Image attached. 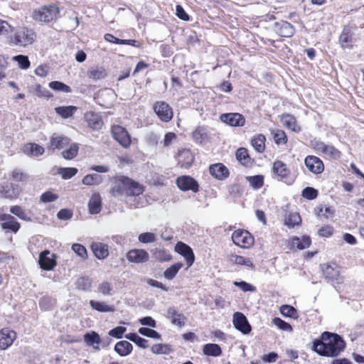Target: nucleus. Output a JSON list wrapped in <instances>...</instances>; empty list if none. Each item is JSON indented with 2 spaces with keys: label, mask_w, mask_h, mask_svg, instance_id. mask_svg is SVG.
<instances>
[{
  "label": "nucleus",
  "mask_w": 364,
  "mask_h": 364,
  "mask_svg": "<svg viewBox=\"0 0 364 364\" xmlns=\"http://www.w3.org/2000/svg\"><path fill=\"white\" fill-rule=\"evenodd\" d=\"M346 348V342L338 334L328 331L313 341L312 350L321 356L337 357Z\"/></svg>",
  "instance_id": "nucleus-1"
},
{
  "label": "nucleus",
  "mask_w": 364,
  "mask_h": 364,
  "mask_svg": "<svg viewBox=\"0 0 364 364\" xmlns=\"http://www.w3.org/2000/svg\"><path fill=\"white\" fill-rule=\"evenodd\" d=\"M110 192L114 197L122 195L137 196L143 193L144 187L127 176H119L116 178L115 183L112 187Z\"/></svg>",
  "instance_id": "nucleus-2"
},
{
  "label": "nucleus",
  "mask_w": 364,
  "mask_h": 364,
  "mask_svg": "<svg viewBox=\"0 0 364 364\" xmlns=\"http://www.w3.org/2000/svg\"><path fill=\"white\" fill-rule=\"evenodd\" d=\"M36 38V33L33 28L21 26L17 28L14 34L9 37V42L16 46L26 47L33 43Z\"/></svg>",
  "instance_id": "nucleus-3"
},
{
  "label": "nucleus",
  "mask_w": 364,
  "mask_h": 364,
  "mask_svg": "<svg viewBox=\"0 0 364 364\" xmlns=\"http://www.w3.org/2000/svg\"><path fill=\"white\" fill-rule=\"evenodd\" d=\"M60 16V9L55 4L43 5L33 12V18L39 23H48Z\"/></svg>",
  "instance_id": "nucleus-4"
},
{
  "label": "nucleus",
  "mask_w": 364,
  "mask_h": 364,
  "mask_svg": "<svg viewBox=\"0 0 364 364\" xmlns=\"http://www.w3.org/2000/svg\"><path fill=\"white\" fill-rule=\"evenodd\" d=\"M233 243L242 248H248L254 244L253 236L247 230H237L232 235Z\"/></svg>",
  "instance_id": "nucleus-5"
},
{
  "label": "nucleus",
  "mask_w": 364,
  "mask_h": 364,
  "mask_svg": "<svg viewBox=\"0 0 364 364\" xmlns=\"http://www.w3.org/2000/svg\"><path fill=\"white\" fill-rule=\"evenodd\" d=\"M153 109L159 119L164 122L171 121L173 116L172 107L164 101H156Z\"/></svg>",
  "instance_id": "nucleus-6"
},
{
  "label": "nucleus",
  "mask_w": 364,
  "mask_h": 364,
  "mask_svg": "<svg viewBox=\"0 0 364 364\" xmlns=\"http://www.w3.org/2000/svg\"><path fill=\"white\" fill-rule=\"evenodd\" d=\"M113 138L124 148H128L132 142L127 130L120 125H113L111 128Z\"/></svg>",
  "instance_id": "nucleus-7"
},
{
  "label": "nucleus",
  "mask_w": 364,
  "mask_h": 364,
  "mask_svg": "<svg viewBox=\"0 0 364 364\" xmlns=\"http://www.w3.org/2000/svg\"><path fill=\"white\" fill-rule=\"evenodd\" d=\"M176 185L183 191H192L197 193L199 191L198 181L190 176H181L176 178Z\"/></svg>",
  "instance_id": "nucleus-8"
},
{
  "label": "nucleus",
  "mask_w": 364,
  "mask_h": 364,
  "mask_svg": "<svg viewBox=\"0 0 364 364\" xmlns=\"http://www.w3.org/2000/svg\"><path fill=\"white\" fill-rule=\"evenodd\" d=\"M233 326L243 334H249L252 331V327L248 322L247 317L244 314L237 311L233 314Z\"/></svg>",
  "instance_id": "nucleus-9"
},
{
  "label": "nucleus",
  "mask_w": 364,
  "mask_h": 364,
  "mask_svg": "<svg viewBox=\"0 0 364 364\" xmlns=\"http://www.w3.org/2000/svg\"><path fill=\"white\" fill-rule=\"evenodd\" d=\"M84 119L87 127L93 131H99L104 124L100 114L94 111L87 112L84 115Z\"/></svg>",
  "instance_id": "nucleus-10"
},
{
  "label": "nucleus",
  "mask_w": 364,
  "mask_h": 364,
  "mask_svg": "<svg viewBox=\"0 0 364 364\" xmlns=\"http://www.w3.org/2000/svg\"><path fill=\"white\" fill-rule=\"evenodd\" d=\"M38 264L43 270H52L56 265L55 254L50 253L49 250L41 252L39 255Z\"/></svg>",
  "instance_id": "nucleus-11"
},
{
  "label": "nucleus",
  "mask_w": 364,
  "mask_h": 364,
  "mask_svg": "<svg viewBox=\"0 0 364 364\" xmlns=\"http://www.w3.org/2000/svg\"><path fill=\"white\" fill-rule=\"evenodd\" d=\"M0 225L3 230L16 233L21 228L20 223L10 214L0 215Z\"/></svg>",
  "instance_id": "nucleus-12"
},
{
  "label": "nucleus",
  "mask_w": 364,
  "mask_h": 364,
  "mask_svg": "<svg viewBox=\"0 0 364 364\" xmlns=\"http://www.w3.org/2000/svg\"><path fill=\"white\" fill-rule=\"evenodd\" d=\"M175 251L185 258L188 267L192 266L195 261V255L189 245L183 242H178L175 246Z\"/></svg>",
  "instance_id": "nucleus-13"
},
{
  "label": "nucleus",
  "mask_w": 364,
  "mask_h": 364,
  "mask_svg": "<svg viewBox=\"0 0 364 364\" xmlns=\"http://www.w3.org/2000/svg\"><path fill=\"white\" fill-rule=\"evenodd\" d=\"M129 262L136 264L144 263L149 261V255L143 249H132L126 255Z\"/></svg>",
  "instance_id": "nucleus-14"
},
{
  "label": "nucleus",
  "mask_w": 364,
  "mask_h": 364,
  "mask_svg": "<svg viewBox=\"0 0 364 364\" xmlns=\"http://www.w3.org/2000/svg\"><path fill=\"white\" fill-rule=\"evenodd\" d=\"M221 122L231 127H242L245 123V119L240 113H224L220 117Z\"/></svg>",
  "instance_id": "nucleus-15"
},
{
  "label": "nucleus",
  "mask_w": 364,
  "mask_h": 364,
  "mask_svg": "<svg viewBox=\"0 0 364 364\" xmlns=\"http://www.w3.org/2000/svg\"><path fill=\"white\" fill-rule=\"evenodd\" d=\"M314 146L316 149L321 151L332 159L338 160L341 157V152L338 149L333 146L327 145L323 141H316Z\"/></svg>",
  "instance_id": "nucleus-16"
},
{
  "label": "nucleus",
  "mask_w": 364,
  "mask_h": 364,
  "mask_svg": "<svg viewBox=\"0 0 364 364\" xmlns=\"http://www.w3.org/2000/svg\"><path fill=\"white\" fill-rule=\"evenodd\" d=\"M70 139L63 135L53 134L48 144L47 149L49 151L53 152L55 149H62L65 146L69 144Z\"/></svg>",
  "instance_id": "nucleus-17"
},
{
  "label": "nucleus",
  "mask_w": 364,
  "mask_h": 364,
  "mask_svg": "<svg viewBox=\"0 0 364 364\" xmlns=\"http://www.w3.org/2000/svg\"><path fill=\"white\" fill-rule=\"evenodd\" d=\"M304 163L309 171L315 174L321 173L324 170L323 161L317 156H308L305 158Z\"/></svg>",
  "instance_id": "nucleus-18"
},
{
  "label": "nucleus",
  "mask_w": 364,
  "mask_h": 364,
  "mask_svg": "<svg viewBox=\"0 0 364 364\" xmlns=\"http://www.w3.org/2000/svg\"><path fill=\"white\" fill-rule=\"evenodd\" d=\"M274 29L279 36L284 38H290L295 33L294 26L285 21L275 23Z\"/></svg>",
  "instance_id": "nucleus-19"
},
{
  "label": "nucleus",
  "mask_w": 364,
  "mask_h": 364,
  "mask_svg": "<svg viewBox=\"0 0 364 364\" xmlns=\"http://www.w3.org/2000/svg\"><path fill=\"white\" fill-rule=\"evenodd\" d=\"M16 336L15 331L8 328H3L0 331V348L6 349L14 342Z\"/></svg>",
  "instance_id": "nucleus-20"
},
{
  "label": "nucleus",
  "mask_w": 364,
  "mask_h": 364,
  "mask_svg": "<svg viewBox=\"0 0 364 364\" xmlns=\"http://www.w3.org/2000/svg\"><path fill=\"white\" fill-rule=\"evenodd\" d=\"M209 172L214 178L218 180H225L230 174L228 168L221 163L210 165Z\"/></svg>",
  "instance_id": "nucleus-21"
},
{
  "label": "nucleus",
  "mask_w": 364,
  "mask_h": 364,
  "mask_svg": "<svg viewBox=\"0 0 364 364\" xmlns=\"http://www.w3.org/2000/svg\"><path fill=\"white\" fill-rule=\"evenodd\" d=\"M194 157L189 149L178 151V164L181 168H188L193 164Z\"/></svg>",
  "instance_id": "nucleus-22"
},
{
  "label": "nucleus",
  "mask_w": 364,
  "mask_h": 364,
  "mask_svg": "<svg viewBox=\"0 0 364 364\" xmlns=\"http://www.w3.org/2000/svg\"><path fill=\"white\" fill-rule=\"evenodd\" d=\"M272 172L276 176L279 177L281 179L287 178L291 173L287 164L279 160L273 163Z\"/></svg>",
  "instance_id": "nucleus-23"
},
{
  "label": "nucleus",
  "mask_w": 364,
  "mask_h": 364,
  "mask_svg": "<svg viewBox=\"0 0 364 364\" xmlns=\"http://www.w3.org/2000/svg\"><path fill=\"white\" fill-rule=\"evenodd\" d=\"M166 318L171 319L173 324L179 327L184 326L187 320L183 314L178 313L173 307H169L167 309Z\"/></svg>",
  "instance_id": "nucleus-24"
},
{
  "label": "nucleus",
  "mask_w": 364,
  "mask_h": 364,
  "mask_svg": "<svg viewBox=\"0 0 364 364\" xmlns=\"http://www.w3.org/2000/svg\"><path fill=\"white\" fill-rule=\"evenodd\" d=\"M91 250L99 259H104L109 255L108 245L102 242H93L91 245Z\"/></svg>",
  "instance_id": "nucleus-25"
},
{
  "label": "nucleus",
  "mask_w": 364,
  "mask_h": 364,
  "mask_svg": "<svg viewBox=\"0 0 364 364\" xmlns=\"http://www.w3.org/2000/svg\"><path fill=\"white\" fill-rule=\"evenodd\" d=\"M321 269L323 274L326 279L329 281H336L339 283V271L337 269L333 268L332 266L328 264H323L321 265Z\"/></svg>",
  "instance_id": "nucleus-26"
},
{
  "label": "nucleus",
  "mask_w": 364,
  "mask_h": 364,
  "mask_svg": "<svg viewBox=\"0 0 364 364\" xmlns=\"http://www.w3.org/2000/svg\"><path fill=\"white\" fill-rule=\"evenodd\" d=\"M235 157L245 166H250L252 164V160L249 155L248 150L245 147H240L236 151Z\"/></svg>",
  "instance_id": "nucleus-27"
},
{
  "label": "nucleus",
  "mask_w": 364,
  "mask_h": 364,
  "mask_svg": "<svg viewBox=\"0 0 364 364\" xmlns=\"http://www.w3.org/2000/svg\"><path fill=\"white\" fill-rule=\"evenodd\" d=\"M281 120L286 128L295 132L301 131V128L297 126L296 118L293 115L284 114L282 115Z\"/></svg>",
  "instance_id": "nucleus-28"
},
{
  "label": "nucleus",
  "mask_w": 364,
  "mask_h": 364,
  "mask_svg": "<svg viewBox=\"0 0 364 364\" xmlns=\"http://www.w3.org/2000/svg\"><path fill=\"white\" fill-rule=\"evenodd\" d=\"M192 137L197 143L202 144L208 139V128L205 126H199L192 133Z\"/></svg>",
  "instance_id": "nucleus-29"
},
{
  "label": "nucleus",
  "mask_w": 364,
  "mask_h": 364,
  "mask_svg": "<svg viewBox=\"0 0 364 364\" xmlns=\"http://www.w3.org/2000/svg\"><path fill=\"white\" fill-rule=\"evenodd\" d=\"M102 200L99 194L93 195L89 200V212L92 215L97 214L101 211Z\"/></svg>",
  "instance_id": "nucleus-30"
},
{
  "label": "nucleus",
  "mask_w": 364,
  "mask_h": 364,
  "mask_svg": "<svg viewBox=\"0 0 364 364\" xmlns=\"http://www.w3.org/2000/svg\"><path fill=\"white\" fill-rule=\"evenodd\" d=\"M133 349L132 343L127 341H120L115 344L114 350L120 356H126L129 355Z\"/></svg>",
  "instance_id": "nucleus-31"
},
{
  "label": "nucleus",
  "mask_w": 364,
  "mask_h": 364,
  "mask_svg": "<svg viewBox=\"0 0 364 364\" xmlns=\"http://www.w3.org/2000/svg\"><path fill=\"white\" fill-rule=\"evenodd\" d=\"M44 148L35 143H28L25 145L23 152L27 155L39 156L44 153Z\"/></svg>",
  "instance_id": "nucleus-32"
},
{
  "label": "nucleus",
  "mask_w": 364,
  "mask_h": 364,
  "mask_svg": "<svg viewBox=\"0 0 364 364\" xmlns=\"http://www.w3.org/2000/svg\"><path fill=\"white\" fill-rule=\"evenodd\" d=\"M339 42L343 48H351L353 43V33L349 29L344 28L340 35Z\"/></svg>",
  "instance_id": "nucleus-33"
},
{
  "label": "nucleus",
  "mask_w": 364,
  "mask_h": 364,
  "mask_svg": "<svg viewBox=\"0 0 364 364\" xmlns=\"http://www.w3.org/2000/svg\"><path fill=\"white\" fill-rule=\"evenodd\" d=\"M87 77L94 80H98L105 78L107 75L106 70L102 67H94L91 68L87 74Z\"/></svg>",
  "instance_id": "nucleus-34"
},
{
  "label": "nucleus",
  "mask_w": 364,
  "mask_h": 364,
  "mask_svg": "<svg viewBox=\"0 0 364 364\" xmlns=\"http://www.w3.org/2000/svg\"><path fill=\"white\" fill-rule=\"evenodd\" d=\"M90 305L92 309L99 312H114L115 310L114 306H109L103 301L90 300Z\"/></svg>",
  "instance_id": "nucleus-35"
},
{
  "label": "nucleus",
  "mask_w": 364,
  "mask_h": 364,
  "mask_svg": "<svg viewBox=\"0 0 364 364\" xmlns=\"http://www.w3.org/2000/svg\"><path fill=\"white\" fill-rule=\"evenodd\" d=\"M203 352L205 355L217 357L222 353V349L218 344L207 343L203 346Z\"/></svg>",
  "instance_id": "nucleus-36"
},
{
  "label": "nucleus",
  "mask_w": 364,
  "mask_h": 364,
  "mask_svg": "<svg viewBox=\"0 0 364 364\" xmlns=\"http://www.w3.org/2000/svg\"><path fill=\"white\" fill-rule=\"evenodd\" d=\"M16 191L11 183H4L0 185V196L5 198H11L16 196Z\"/></svg>",
  "instance_id": "nucleus-37"
},
{
  "label": "nucleus",
  "mask_w": 364,
  "mask_h": 364,
  "mask_svg": "<svg viewBox=\"0 0 364 364\" xmlns=\"http://www.w3.org/2000/svg\"><path fill=\"white\" fill-rule=\"evenodd\" d=\"M266 138L264 135L257 134L251 141V144L258 153H263L265 149Z\"/></svg>",
  "instance_id": "nucleus-38"
},
{
  "label": "nucleus",
  "mask_w": 364,
  "mask_h": 364,
  "mask_svg": "<svg viewBox=\"0 0 364 364\" xmlns=\"http://www.w3.org/2000/svg\"><path fill=\"white\" fill-rule=\"evenodd\" d=\"M125 338L134 343L139 348L146 349L149 346V341L145 338L140 337L136 333L126 334Z\"/></svg>",
  "instance_id": "nucleus-39"
},
{
  "label": "nucleus",
  "mask_w": 364,
  "mask_h": 364,
  "mask_svg": "<svg viewBox=\"0 0 364 364\" xmlns=\"http://www.w3.org/2000/svg\"><path fill=\"white\" fill-rule=\"evenodd\" d=\"M84 341L87 346H94L95 348H98V347L95 346V344L99 345L101 343L100 337L95 331H91L90 333L85 334Z\"/></svg>",
  "instance_id": "nucleus-40"
},
{
  "label": "nucleus",
  "mask_w": 364,
  "mask_h": 364,
  "mask_svg": "<svg viewBox=\"0 0 364 364\" xmlns=\"http://www.w3.org/2000/svg\"><path fill=\"white\" fill-rule=\"evenodd\" d=\"M183 266V264L181 262H177L172 264L164 271V277L168 280L173 279Z\"/></svg>",
  "instance_id": "nucleus-41"
},
{
  "label": "nucleus",
  "mask_w": 364,
  "mask_h": 364,
  "mask_svg": "<svg viewBox=\"0 0 364 364\" xmlns=\"http://www.w3.org/2000/svg\"><path fill=\"white\" fill-rule=\"evenodd\" d=\"M77 107L72 105L57 107L55 109V112L64 119L72 117Z\"/></svg>",
  "instance_id": "nucleus-42"
},
{
  "label": "nucleus",
  "mask_w": 364,
  "mask_h": 364,
  "mask_svg": "<svg viewBox=\"0 0 364 364\" xmlns=\"http://www.w3.org/2000/svg\"><path fill=\"white\" fill-rule=\"evenodd\" d=\"M77 289L82 291H90L92 287V279L88 277H81L76 280Z\"/></svg>",
  "instance_id": "nucleus-43"
},
{
  "label": "nucleus",
  "mask_w": 364,
  "mask_h": 364,
  "mask_svg": "<svg viewBox=\"0 0 364 364\" xmlns=\"http://www.w3.org/2000/svg\"><path fill=\"white\" fill-rule=\"evenodd\" d=\"M230 260L236 264L245 265L252 269L255 268V265L250 259L240 255H232L230 257Z\"/></svg>",
  "instance_id": "nucleus-44"
},
{
  "label": "nucleus",
  "mask_w": 364,
  "mask_h": 364,
  "mask_svg": "<svg viewBox=\"0 0 364 364\" xmlns=\"http://www.w3.org/2000/svg\"><path fill=\"white\" fill-rule=\"evenodd\" d=\"M102 181V177L97 173L86 175L82 178V183L86 186L98 185Z\"/></svg>",
  "instance_id": "nucleus-45"
},
{
  "label": "nucleus",
  "mask_w": 364,
  "mask_h": 364,
  "mask_svg": "<svg viewBox=\"0 0 364 364\" xmlns=\"http://www.w3.org/2000/svg\"><path fill=\"white\" fill-rule=\"evenodd\" d=\"M139 333L146 337L161 340V335L156 331L147 327H141L139 328Z\"/></svg>",
  "instance_id": "nucleus-46"
},
{
  "label": "nucleus",
  "mask_w": 364,
  "mask_h": 364,
  "mask_svg": "<svg viewBox=\"0 0 364 364\" xmlns=\"http://www.w3.org/2000/svg\"><path fill=\"white\" fill-rule=\"evenodd\" d=\"M78 150V144L73 143L70 145L69 149L64 150L61 154L64 159L70 160L74 159L77 155Z\"/></svg>",
  "instance_id": "nucleus-47"
},
{
  "label": "nucleus",
  "mask_w": 364,
  "mask_h": 364,
  "mask_svg": "<svg viewBox=\"0 0 364 364\" xmlns=\"http://www.w3.org/2000/svg\"><path fill=\"white\" fill-rule=\"evenodd\" d=\"M301 218L299 213H291L285 220V225L289 228H294L296 225H300Z\"/></svg>",
  "instance_id": "nucleus-48"
},
{
  "label": "nucleus",
  "mask_w": 364,
  "mask_h": 364,
  "mask_svg": "<svg viewBox=\"0 0 364 364\" xmlns=\"http://www.w3.org/2000/svg\"><path fill=\"white\" fill-rule=\"evenodd\" d=\"M77 173V169L73 167L63 168L60 167L58 169V173L60 174L63 179L68 180L75 176Z\"/></svg>",
  "instance_id": "nucleus-49"
},
{
  "label": "nucleus",
  "mask_w": 364,
  "mask_h": 364,
  "mask_svg": "<svg viewBox=\"0 0 364 364\" xmlns=\"http://www.w3.org/2000/svg\"><path fill=\"white\" fill-rule=\"evenodd\" d=\"M49 87L52 90L63 92H71L72 90L70 86L65 85L64 82L60 81H52L49 83Z\"/></svg>",
  "instance_id": "nucleus-50"
},
{
  "label": "nucleus",
  "mask_w": 364,
  "mask_h": 364,
  "mask_svg": "<svg viewBox=\"0 0 364 364\" xmlns=\"http://www.w3.org/2000/svg\"><path fill=\"white\" fill-rule=\"evenodd\" d=\"M151 350L154 354H168L171 351V348L168 344L158 343L152 346Z\"/></svg>",
  "instance_id": "nucleus-51"
},
{
  "label": "nucleus",
  "mask_w": 364,
  "mask_h": 364,
  "mask_svg": "<svg viewBox=\"0 0 364 364\" xmlns=\"http://www.w3.org/2000/svg\"><path fill=\"white\" fill-rule=\"evenodd\" d=\"M247 179L249 181L250 186L255 189H259L264 185V176L262 175L248 176Z\"/></svg>",
  "instance_id": "nucleus-52"
},
{
  "label": "nucleus",
  "mask_w": 364,
  "mask_h": 364,
  "mask_svg": "<svg viewBox=\"0 0 364 364\" xmlns=\"http://www.w3.org/2000/svg\"><path fill=\"white\" fill-rule=\"evenodd\" d=\"M280 313L284 316L289 317V318H296L297 317V311L296 309L289 305H282L280 307Z\"/></svg>",
  "instance_id": "nucleus-53"
},
{
  "label": "nucleus",
  "mask_w": 364,
  "mask_h": 364,
  "mask_svg": "<svg viewBox=\"0 0 364 364\" xmlns=\"http://www.w3.org/2000/svg\"><path fill=\"white\" fill-rule=\"evenodd\" d=\"M10 212L18 217L20 219L29 221L31 218L28 216L25 210L19 205H14L10 208Z\"/></svg>",
  "instance_id": "nucleus-54"
},
{
  "label": "nucleus",
  "mask_w": 364,
  "mask_h": 364,
  "mask_svg": "<svg viewBox=\"0 0 364 364\" xmlns=\"http://www.w3.org/2000/svg\"><path fill=\"white\" fill-rule=\"evenodd\" d=\"M272 323L277 326L278 328L286 331H292L293 328L291 326L286 322L285 321L282 320V318L279 317H276L272 319Z\"/></svg>",
  "instance_id": "nucleus-55"
},
{
  "label": "nucleus",
  "mask_w": 364,
  "mask_h": 364,
  "mask_svg": "<svg viewBox=\"0 0 364 364\" xmlns=\"http://www.w3.org/2000/svg\"><path fill=\"white\" fill-rule=\"evenodd\" d=\"M11 176L12 180L16 182H23L28 178V176L26 173L17 168L12 171Z\"/></svg>",
  "instance_id": "nucleus-56"
},
{
  "label": "nucleus",
  "mask_w": 364,
  "mask_h": 364,
  "mask_svg": "<svg viewBox=\"0 0 364 364\" xmlns=\"http://www.w3.org/2000/svg\"><path fill=\"white\" fill-rule=\"evenodd\" d=\"M318 194V191L312 187H306L303 189L301 196L307 200L315 199Z\"/></svg>",
  "instance_id": "nucleus-57"
},
{
  "label": "nucleus",
  "mask_w": 364,
  "mask_h": 364,
  "mask_svg": "<svg viewBox=\"0 0 364 364\" xmlns=\"http://www.w3.org/2000/svg\"><path fill=\"white\" fill-rule=\"evenodd\" d=\"M154 256L156 260L161 262L169 261L171 259V255L167 253L164 250H155L154 252Z\"/></svg>",
  "instance_id": "nucleus-58"
},
{
  "label": "nucleus",
  "mask_w": 364,
  "mask_h": 364,
  "mask_svg": "<svg viewBox=\"0 0 364 364\" xmlns=\"http://www.w3.org/2000/svg\"><path fill=\"white\" fill-rule=\"evenodd\" d=\"M14 58L18 63L21 68L28 69L30 67L31 63L28 56L23 55H18Z\"/></svg>",
  "instance_id": "nucleus-59"
},
{
  "label": "nucleus",
  "mask_w": 364,
  "mask_h": 364,
  "mask_svg": "<svg viewBox=\"0 0 364 364\" xmlns=\"http://www.w3.org/2000/svg\"><path fill=\"white\" fill-rule=\"evenodd\" d=\"M72 250L82 259L87 257V252L86 248L81 244L75 243L72 245Z\"/></svg>",
  "instance_id": "nucleus-60"
},
{
  "label": "nucleus",
  "mask_w": 364,
  "mask_h": 364,
  "mask_svg": "<svg viewBox=\"0 0 364 364\" xmlns=\"http://www.w3.org/2000/svg\"><path fill=\"white\" fill-rule=\"evenodd\" d=\"M98 291L104 296L112 295V286L109 282L104 281L99 285Z\"/></svg>",
  "instance_id": "nucleus-61"
},
{
  "label": "nucleus",
  "mask_w": 364,
  "mask_h": 364,
  "mask_svg": "<svg viewBox=\"0 0 364 364\" xmlns=\"http://www.w3.org/2000/svg\"><path fill=\"white\" fill-rule=\"evenodd\" d=\"M274 140L277 144H284L287 141V137L283 130H277L274 134Z\"/></svg>",
  "instance_id": "nucleus-62"
},
{
  "label": "nucleus",
  "mask_w": 364,
  "mask_h": 364,
  "mask_svg": "<svg viewBox=\"0 0 364 364\" xmlns=\"http://www.w3.org/2000/svg\"><path fill=\"white\" fill-rule=\"evenodd\" d=\"M58 198V196L51 191H46L43 193L40 198V200L43 203H50L56 200Z\"/></svg>",
  "instance_id": "nucleus-63"
},
{
  "label": "nucleus",
  "mask_w": 364,
  "mask_h": 364,
  "mask_svg": "<svg viewBox=\"0 0 364 364\" xmlns=\"http://www.w3.org/2000/svg\"><path fill=\"white\" fill-rule=\"evenodd\" d=\"M139 241L142 243L154 242L156 240V236L152 232H144L139 235Z\"/></svg>",
  "instance_id": "nucleus-64"
}]
</instances>
